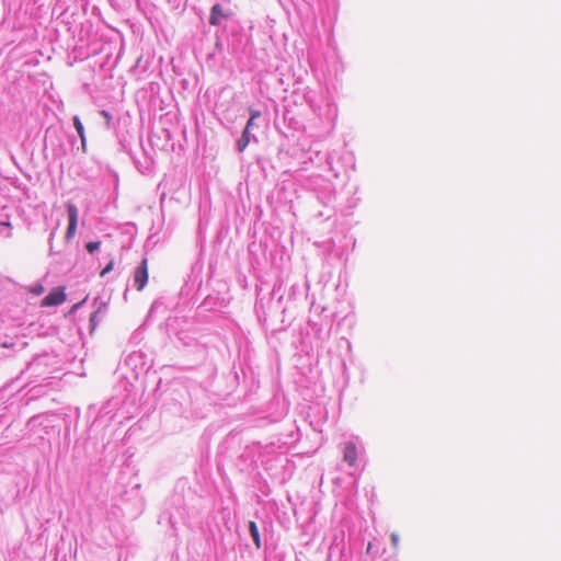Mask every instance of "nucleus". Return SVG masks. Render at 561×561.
Masks as SVG:
<instances>
[{
    "label": "nucleus",
    "mask_w": 561,
    "mask_h": 561,
    "mask_svg": "<svg viewBox=\"0 0 561 561\" xmlns=\"http://www.w3.org/2000/svg\"><path fill=\"white\" fill-rule=\"evenodd\" d=\"M67 213H68L69 224H68V228H67L65 238H66V240L69 241V240H72L76 236L79 211L75 204L68 203L67 204Z\"/></svg>",
    "instance_id": "f257e3e1"
},
{
    "label": "nucleus",
    "mask_w": 561,
    "mask_h": 561,
    "mask_svg": "<svg viewBox=\"0 0 561 561\" xmlns=\"http://www.w3.org/2000/svg\"><path fill=\"white\" fill-rule=\"evenodd\" d=\"M66 293L64 287L53 289L41 302L42 307L59 306L66 301Z\"/></svg>",
    "instance_id": "f03ea898"
},
{
    "label": "nucleus",
    "mask_w": 561,
    "mask_h": 561,
    "mask_svg": "<svg viewBox=\"0 0 561 561\" xmlns=\"http://www.w3.org/2000/svg\"><path fill=\"white\" fill-rule=\"evenodd\" d=\"M148 260L144 259L141 265L137 267L134 275V282L137 290H142L148 282Z\"/></svg>",
    "instance_id": "7ed1b4c3"
},
{
    "label": "nucleus",
    "mask_w": 561,
    "mask_h": 561,
    "mask_svg": "<svg viewBox=\"0 0 561 561\" xmlns=\"http://www.w3.org/2000/svg\"><path fill=\"white\" fill-rule=\"evenodd\" d=\"M343 459L350 466H355L357 461V448L356 445L352 442H348L344 445L343 449Z\"/></svg>",
    "instance_id": "20e7f679"
},
{
    "label": "nucleus",
    "mask_w": 561,
    "mask_h": 561,
    "mask_svg": "<svg viewBox=\"0 0 561 561\" xmlns=\"http://www.w3.org/2000/svg\"><path fill=\"white\" fill-rule=\"evenodd\" d=\"M222 18V8L220 4H214L210 11L209 23L211 25H218Z\"/></svg>",
    "instance_id": "39448f33"
},
{
    "label": "nucleus",
    "mask_w": 561,
    "mask_h": 561,
    "mask_svg": "<svg viewBox=\"0 0 561 561\" xmlns=\"http://www.w3.org/2000/svg\"><path fill=\"white\" fill-rule=\"evenodd\" d=\"M249 530H250L251 537L255 543V547L257 549H260L261 548V538H260L259 528H257V525L255 522L251 520L249 523Z\"/></svg>",
    "instance_id": "423d86ee"
},
{
    "label": "nucleus",
    "mask_w": 561,
    "mask_h": 561,
    "mask_svg": "<svg viewBox=\"0 0 561 561\" xmlns=\"http://www.w3.org/2000/svg\"><path fill=\"white\" fill-rule=\"evenodd\" d=\"M250 144V130L248 128H244L240 139L237 141V147L240 152H242L248 145Z\"/></svg>",
    "instance_id": "0eeeda50"
},
{
    "label": "nucleus",
    "mask_w": 561,
    "mask_h": 561,
    "mask_svg": "<svg viewBox=\"0 0 561 561\" xmlns=\"http://www.w3.org/2000/svg\"><path fill=\"white\" fill-rule=\"evenodd\" d=\"M73 125H75V128L81 139V145L82 147L84 148L85 147V134H84V127L80 121V118L78 116H75L73 117Z\"/></svg>",
    "instance_id": "6e6552de"
},
{
    "label": "nucleus",
    "mask_w": 561,
    "mask_h": 561,
    "mask_svg": "<svg viewBox=\"0 0 561 561\" xmlns=\"http://www.w3.org/2000/svg\"><path fill=\"white\" fill-rule=\"evenodd\" d=\"M100 245H101L100 241H92V242H88L85 248L89 253H93L94 251H96L100 248Z\"/></svg>",
    "instance_id": "1a4fd4ad"
},
{
    "label": "nucleus",
    "mask_w": 561,
    "mask_h": 561,
    "mask_svg": "<svg viewBox=\"0 0 561 561\" xmlns=\"http://www.w3.org/2000/svg\"><path fill=\"white\" fill-rule=\"evenodd\" d=\"M114 260H111L108 264L101 271L100 276L104 277L106 274H108L114 268Z\"/></svg>",
    "instance_id": "9d476101"
},
{
    "label": "nucleus",
    "mask_w": 561,
    "mask_h": 561,
    "mask_svg": "<svg viewBox=\"0 0 561 561\" xmlns=\"http://www.w3.org/2000/svg\"><path fill=\"white\" fill-rule=\"evenodd\" d=\"M100 114L105 118L106 124L110 126L112 122V116L107 111H101Z\"/></svg>",
    "instance_id": "9b49d317"
},
{
    "label": "nucleus",
    "mask_w": 561,
    "mask_h": 561,
    "mask_svg": "<svg viewBox=\"0 0 561 561\" xmlns=\"http://www.w3.org/2000/svg\"><path fill=\"white\" fill-rule=\"evenodd\" d=\"M391 541H392V545H393L394 547H397V546H398V543H399V536H398L396 533H392V534H391Z\"/></svg>",
    "instance_id": "f8f14e48"
},
{
    "label": "nucleus",
    "mask_w": 561,
    "mask_h": 561,
    "mask_svg": "<svg viewBox=\"0 0 561 561\" xmlns=\"http://www.w3.org/2000/svg\"><path fill=\"white\" fill-rule=\"evenodd\" d=\"M259 116H260V112L254 111V112H252V113H251V117H250V119L254 121V119H255V118H257Z\"/></svg>",
    "instance_id": "ddd939ff"
},
{
    "label": "nucleus",
    "mask_w": 561,
    "mask_h": 561,
    "mask_svg": "<svg viewBox=\"0 0 561 561\" xmlns=\"http://www.w3.org/2000/svg\"><path fill=\"white\" fill-rule=\"evenodd\" d=\"M253 126V121L252 119H249L248 123H247V126L245 128H248V130H250V128Z\"/></svg>",
    "instance_id": "4468645a"
},
{
    "label": "nucleus",
    "mask_w": 561,
    "mask_h": 561,
    "mask_svg": "<svg viewBox=\"0 0 561 561\" xmlns=\"http://www.w3.org/2000/svg\"><path fill=\"white\" fill-rule=\"evenodd\" d=\"M87 299H88V297L83 298V300L81 302L77 304L73 308L76 309V308L80 307L83 302L87 301Z\"/></svg>",
    "instance_id": "2eb2a0df"
},
{
    "label": "nucleus",
    "mask_w": 561,
    "mask_h": 561,
    "mask_svg": "<svg viewBox=\"0 0 561 561\" xmlns=\"http://www.w3.org/2000/svg\"><path fill=\"white\" fill-rule=\"evenodd\" d=\"M1 346L7 348V347H12L13 344L4 342V343H2Z\"/></svg>",
    "instance_id": "dca6fc26"
},
{
    "label": "nucleus",
    "mask_w": 561,
    "mask_h": 561,
    "mask_svg": "<svg viewBox=\"0 0 561 561\" xmlns=\"http://www.w3.org/2000/svg\"><path fill=\"white\" fill-rule=\"evenodd\" d=\"M2 226L11 228V224L9 221L0 222Z\"/></svg>",
    "instance_id": "f3484780"
},
{
    "label": "nucleus",
    "mask_w": 561,
    "mask_h": 561,
    "mask_svg": "<svg viewBox=\"0 0 561 561\" xmlns=\"http://www.w3.org/2000/svg\"><path fill=\"white\" fill-rule=\"evenodd\" d=\"M43 287L41 286L38 289L34 290L35 294H42L43 293Z\"/></svg>",
    "instance_id": "a211bd4d"
}]
</instances>
